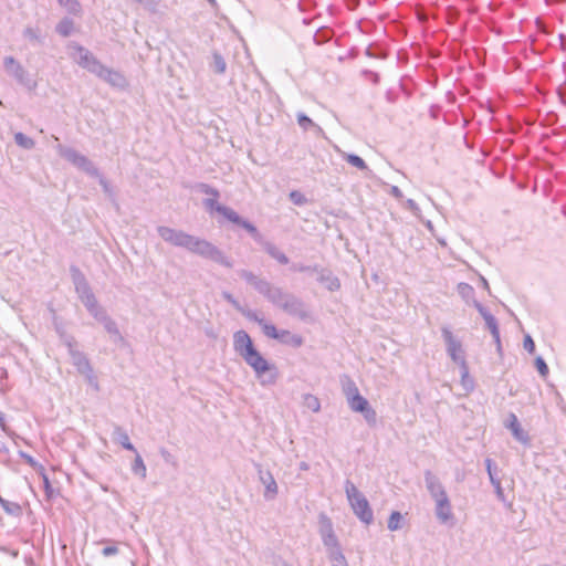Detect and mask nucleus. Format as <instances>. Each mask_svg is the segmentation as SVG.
Masks as SVG:
<instances>
[{"label":"nucleus","instance_id":"27","mask_svg":"<svg viewBox=\"0 0 566 566\" xmlns=\"http://www.w3.org/2000/svg\"><path fill=\"white\" fill-rule=\"evenodd\" d=\"M135 460L132 464V471L136 475H139L142 479H145L147 475V469L146 465L140 457V454L136 451Z\"/></svg>","mask_w":566,"mask_h":566},{"label":"nucleus","instance_id":"8","mask_svg":"<svg viewBox=\"0 0 566 566\" xmlns=\"http://www.w3.org/2000/svg\"><path fill=\"white\" fill-rule=\"evenodd\" d=\"M57 154L73 166L84 171L88 176H98V169L95 165L84 155L71 147H65L61 144L56 146Z\"/></svg>","mask_w":566,"mask_h":566},{"label":"nucleus","instance_id":"4","mask_svg":"<svg viewBox=\"0 0 566 566\" xmlns=\"http://www.w3.org/2000/svg\"><path fill=\"white\" fill-rule=\"evenodd\" d=\"M60 336L67 347L69 354L72 359V364L75 366L76 370L85 377L87 382L93 386L96 390L98 389V382L94 375L93 368L90 364V360L85 356L84 353L77 349V343L74 337L66 335L65 333L57 329Z\"/></svg>","mask_w":566,"mask_h":566},{"label":"nucleus","instance_id":"11","mask_svg":"<svg viewBox=\"0 0 566 566\" xmlns=\"http://www.w3.org/2000/svg\"><path fill=\"white\" fill-rule=\"evenodd\" d=\"M318 533L326 551L339 546L338 538L334 532L332 520L324 513L318 516Z\"/></svg>","mask_w":566,"mask_h":566},{"label":"nucleus","instance_id":"6","mask_svg":"<svg viewBox=\"0 0 566 566\" xmlns=\"http://www.w3.org/2000/svg\"><path fill=\"white\" fill-rule=\"evenodd\" d=\"M242 358L254 370L262 386L273 385L276 382V368L273 365H270L255 348Z\"/></svg>","mask_w":566,"mask_h":566},{"label":"nucleus","instance_id":"36","mask_svg":"<svg viewBox=\"0 0 566 566\" xmlns=\"http://www.w3.org/2000/svg\"><path fill=\"white\" fill-rule=\"evenodd\" d=\"M343 391L347 400L350 399L352 397L360 395L356 384L349 378H347L346 382H344Z\"/></svg>","mask_w":566,"mask_h":566},{"label":"nucleus","instance_id":"58","mask_svg":"<svg viewBox=\"0 0 566 566\" xmlns=\"http://www.w3.org/2000/svg\"><path fill=\"white\" fill-rule=\"evenodd\" d=\"M390 195L394 196L396 199H402L403 195L401 190L397 186L390 187Z\"/></svg>","mask_w":566,"mask_h":566},{"label":"nucleus","instance_id":"51","mask_svg":"<svg viewBox=\"0 0 566 566\" xmlns=\"http://www.w3.org/2000/svg\"><path fill=\"white\" fill-rule=\"evenodd\" d=\"M0 503H1L2 507L4 509V511H7L8 513H13L20 509L18 504L10 503V502L3 500L1 496H0Z\"/></svg>","mask_w":566,"mask_h":566},{"label":"nucleus","instance_id":"59","mask_svg":"<svg viewBox=\"0 0 566 566\" xmlns=\"http://www.w3.org/2000/svg\"><path fill=\"white\" fill-rule=\"evenodd\" d=\"M0 428L6 431L7 424H6V418L4 413L0 411Z\"/></svg>","mask_w":566,"mask_h":566},{"label":"nucleus","instance_id":"40","mask_svg":"<svg viewBox=\"0 0 566 566\" xmlns=\"http://www.w3.org/2000/svg\"><path fill=\"white\" fill-rule=\"evenodd\" d=\"M261 327L265 336L277 339L280 331L273 324L265 321Z\"/></svg>","mask_w":566,"mask_h":566},{"label":"nucleus","instance_id":"52","mask_svg":"<svg viewBox=\"0 0 566 566\" xmlns=\"http://www.w3.org/2000/svg\"><path fill=\"white\" fill-rule=\"evenodd\" d=\"M473 306L478 310V312L481 314L483 319H485L488 316H491L492 314L484 307L480 302L473 301Z\"/></svg>","mask_w":566,"mask_h":566},{"label":"nucleus","instance_id":"1","mask_svg":"<svg viewBox=\"0 0 566 566\" xmlns=\"http://www.w3.org/2000/svg\"><path fill=\"white\" fill-rule=\"evenodd\" d=\"M239 275L249 284H251L270 303L286 314L296 316L301 319H305L308 316L305 304L294 294L289 293L282 287L275 286L271 282L256 276L251 271L241 270L239 271Z\"/></svg>","mask_w":566,"mask_h":566},{"label":"nucleus","instance_id":"56","mask_svg":"<svg viewBox=\"0 0 566 566\" xmlns=\"http://www.w3.org/2000/svg\"><path fill=\"white\" fill-rule=\"evenodd\" d=\"M24 36L30 39V40H38L39 39L38 32L34 29H32V28H27L24 30Z\"/></svg>","mask_w":566,"mask_h":566},{"label":"nucleus","instance_id":"42","mask_svg":"<svg viewBox=\"0 0 566 566\" xmlns=\"http://www.w3.org/2000/svg\"><path fill=\"white\" fill-rule=\"evenodd\" d=\"M103 543H111V545L108 546H105L103 549H102V555L104 557H109V556H114L118 553V547L116 545V543L114 541H111V539H103L102 541Z\"/></svg>","mask_w":566,"mask_h":566},{"label":"nucleus","instance_id":"48","mask_svg":"<svg viewBox=\"0 0 566 566\" xmlns=\"http://www.w3.org/2000/svg\"><path fill=\"white\" fill-rule=\"evenodd\" d=\"M492 485L495 489V493L499 500L504 501V491L501 485V481L497 478H492Z\"/></svg>","mask_w":566,"mask_h":566},{"label":"nucleus","instance_id":"17","mask_svg":"<svg viewBox=\"0 0 566 566\" xmlns=\"http://www.w3.org/2000/svg\"><path fill=\"white\" fill-rule=\"evenodd\" d=\"M199 189L203 193L211 196V198H207L203 200V205L207 210H209V211L214 210L218 212V207H223L222 205L218 203L219 191L217 189L210 187L207 184H201L199 186Z\"/></svg>","mask_w":566,"mask_h":566},{"label":"nucleus","instance_id":"60","mask_svg":"<svg viewBox=\"0 0 566 566\" xmlns=\"http://www.w3.org/2000/svg\"><path fill=\"white\" fill-rule=\"evenodd\" d=\"M160 454H161V457H163L166 461H169V460H170L171 454L169 453V451H168V450H166V449H161V450H160Z\"/></svg>","mask_w":566,"mask_h":566},{"label":"nucleus","instance_id":"18","mask_svg":"<svg viewBox=\"0 0 566 566\" xmlns=\"http://www.w3.org/2000/svg\"><path fill=\"white\" fill-rule=\"evenodd\" d=\"M276 340L294 348L301 347L303 345V337L287 329H281Z\"/></svg>","mask_w":566,"mask_h":566},{"label":"nucleus","instance_id":"32","mask_svg":"<svg viewBox=\"0 0 566 566\" xmlns=\"http://www.w3.org/2000/svg\"><path fill=\"white\" fill-rule=\"evenodd\" d=\"M297 124L304 130H308V129L314 128L317 132H322V128L318 125H316L310 117H307L303 113H298L297 114Z\"/></svg>","mask_w":566,"mask_h":566},{"label":"nucleus","instance_id":"31","mask_svg":"<svg viewBox=\"0 0 566 566\" xmlns=\"http://www.w3.org/2000/svg\"><path fill=\"white\" fill-rule=\"evenodd\" d=\"M343 158L359 170H367L368 167L363 158L354 154H343Z\"/></svg>","mask_w":566,"mask_h":566},{"label":"nucleus","instance_id":"50","mask_svg":"<svg viewBox=\"0 0 566 566\" xmlns=\"http://www.w3.org/2000/svg\"><path fill=\"white\" fill-rule=\"evenodd\" d=\"M523 347L530 354H533L535 352V343L530 335L525 336L524 342H523Z\"/></svg>","mask_w":566,"mask_h":566},{"label":"nucleus","instance_id":"44","mask_svg":"<svg viewBox=\"0 0 566 566\" xmlns=\"http://www.w3.org/2000/svg\"><path fill=\"white\" fill-rule=\"evenodd\" d=\"M241 313L250 321H253L255 323H258L260 326L263 325V323L265 322L264 318L260 317L254 311H251V310H245L243 307V310L241 311Z\"/></svg>","mask_w":566,"mask_h":566},{"label":"nucleus","instance_id":"53","mask_svg":"<svg viewBox=\"0 0 566 566\" xmlns=\"http://www.w3.org/2000/svg\"><path fill=\"white\" fill-rule=\"evenodd\" d=\"M292 270L296 272L317 271V266L312 268L303 264H293Z\"/></svg>","mask_w":566,"mask_h":566},{"label":"nucleus","instance_id":"45","mask_svg":"<svg viewBox=\"0 0 566 566\" xmlns=\"http://www.w3.org/2000/svg\"><path fill=\"white\" fill-rule=\"evenodd\" d=\"M458 291L464 298H469L474 294L473 287L467 283H460L458 286Z\"/></svg>","mask_w":566,"mask_h":566},{"label":"nucleus","instance_id":"38","mask_svg":"<svg viewBox=\"0 0 566 566\" xmlns=\"http://www.w3.org/2000/svg\"><path fill=\"white\" fill-rule=\"evenodd\" d=\"M461 369V381L465 389H472L473 388V380L469 376V367L467 361L463 363V365H459Z\"/></svg>","mask_w":566,"mask_h":566},{"label":"nucleus","instance_id":"37","mask_svg":"<svg viewBox=\"0 0 566 566\" xmlns=\"http://www.w3.org/2000/svg\"><path fill=\"white\" fill-rule=\"evenodd\" d=\"M401 522L402 515L399 512L394 511L388 518L387 526L390 531H398L401 528Z\"/></svg>","mask_w":566,"mask_h":566},{"label":"nucleus","instance_id":"25","mask_svg":"<svg viewBox=\"0 0 566 566\" xmlns=\"http://www.w3.org/2000/svg\"><path fill=\"white\" fill-rule=\"evenodd\" d=\"M485 325L486 327L490 329L493 338H494V342L497 346V350H501V339H500V329H499V325H497V321L496 318L491 315V316H488L485 319Z\"/></svg>","mask_w":566,"mask_h":566},{"label":"nucleus","instance_id":"49","mask_svg":"<svg viewBox=\"0 0 566 566\" xmlns=\"http://www.w3.org/2000/svg\"><path fill=\"white\" fill-rule=\"evenodd\" d=\"M222 297L229 302L235 310H238L239 312H241L243 310V307L241 306V304L232 296V294H230L229 292H223L222 293Z\"/></svg>","mask_w":566,"mask_h":566},{"label":"nucleus","instance_id":"30","mask_svg":"<svg viewBox=\"0 0 566 566\" xmlns=\"http://www.w3.org/2000/svg\"><path fill=\"white\" fill-rule=\"evenodd\" d=\"M303 405L313 412H318L321 410L319 399L312 394H305L303 396Z\"/></svg>","mask_w":566,"mask_h":566},{"label":"nucleus","instance_id":"7","mask_svg":"<svg viewBox=\"0 0 566 566\" xmlns=\"http://www.w3.org/2000/svg\"><path fill=\"white\" fill-rule=\"evenodd\" d=\"M3 66L6 72L12 76L19 85L23 86L29 92L36 90L38 81L33 78L13 56H6L3 59Z\"/></svg>","mask_w":566,"mask_h":566},{"label":"nucleus","instance_id":"63","mask_svg":"<svg viewBox=\"0 0 566 566\" xmlns=\"http://www.w3.org/2000/svg\"><path fill=\"white\" fill-rule=\"evenodd\" d=\"M424 226L427 227L428 230H430V231L433 230V224L430 220L424 221Z\"/></svg>","mask_w":566,"mask_h":566},{"label":"nucleus","instance_id":"41","mask_svg":"<svg viewBox=\"0 0 566 566\" xmlns=\"http://www.w3.org/2000/svg\"><path fill=\"white\" fill-rule=\"evenodd\" d=\"M95 178H98V182L103 188V191L109 199H114V190L111 186V184L98 172V176H94Z\"/></svg>","mask_w":566,"mask_h":566},{"label":"nucleus","instance_id":"46","mask_svg":"<svg viewBox=\"0 0 566 566\" xmlns=\"http://www.w3.org/2000/svg\"><path fill=\"white\" fill-rule=\"evenodd\" d=\"M535 366L542 377H546L548 375V367L542 357H537L535 359Z\"/></svg>","mask_w":566,"mask_h":566},{"label":"nucleus","instance_id":"28","mask_svg":"<svg viewBox=\"0 0 566 566\" xmlns=\"http://www.w3.org/2000/svg\"><path fill=\"white\" fill-rule=\"evenodd\" d=\"M14 142L19 147L28 150L35 146L34 140L21 132L14 134Z\"/></svg>","mask_w":566,"mask_h":566},{"label":"nucleus","instance_id":"62","mask_svg":"<svg viewBox=\"0 0 566 566\" xmlns=\"http://www.w3.org/2000/svg\"><path fill=\"white\" fill-rule=\"evenodd\" d=\"M44 486H45L46 493L49 494L51 492V485H50L49 479L46 476H44Z\"/></svg>","mask_w":566,"mask_h":566},{"label":"nucleus","instance_id":"10","mask_svg":"<svg viewBox=\"0 0 566 566\" xmlns=\"http://www.w3.org/2000/svg\"><path fill=\"white\" fill-rule=\"evenodd\" d=\"M441 333L447 346V353L452 361L458 365H463L467 360L461 342L453 336L448 327H442Z\"/></svg>","mask_w":566,"mask_h":566},{"label":"nucleus","instance_id":"64","mask_svg":"<svg viewBox=\"0 0 566 566\" xmlns=\"http://www.w3.org/2000/svg\"><path fill=\"white\" fill-rule=\"evenodd\" d=\"M481 283H482V286L485 289V290H489V283L488 281L484 279V277H481Z\"/></svg>","mask_w":566,"mask_h":566},{"label":"nucleus","instance_id":"61","mask_svg":"<svg viewBox=\"0 0 566 566\" xmlns=\"http://www.w3.org/2000/svg\"><path fill=\"white\" fill-rule=\"evenodd\" d=\"M300 470H302V471H307V470H310V464H308L307 462H305V461H302V462L300 463Z\"/></svg>","mask_w":566,"mask_h":566},{"label":"nucleus","instance_id":"29","mask_svg":"<svg viewBox=\"0 0 566 566\" xmlns=\"http://www.w3.org/2000/svg\"><path fill=\"white\" fill-rule=\"evenodd\" d=\"M57 2L71 14L78 15L82 11V7L77 0H57Z\"/></svg>","mask_w":566,"mask_h":566},{"label":"nucleus","instance_id":"26","mask_svg":"<svg viewBox=\"0 0 566 566\" xmlns=\"http://www.w3.org/2000/svg\"><path fill=\"white\" fill-rule=\"evenodd\" d=\"M349 408L355 412H360L369 405L368 400L361 395L352 397L347 400Z\"/></svg>","mask_w":566,"mask_h":566},{"label":"nucleus","instance_id":"47","mask_svg":"<svg viewBox=\"0 0 566 566\" xmlns=\"http://www.w3.org/2000/svg\"><path fill=\"white\" fill-rule=\"evenodd\" d=\"M405 205L406 208L409 209L417 218L421 219V210L415 200L407 199Z\"/></svg>","mask_w":566,"mask_h":566},{"label":"nucleus","instance_id":"21","mask_svg":"<svg viewBox=\"0 0 566 566\" xmlns=\"http://www.w3.org/2000/svg\"><path fill=\"white\" fill-rule=\"evenodd\" d=\"M263 250L274 260H276L280 264H287L290 262L289 258L282 252L275 244L269 241H262Z\"/></svg>","mask_w":566,"mask_h":566},{"label":"nucleus","instance_id":"16","mask_svg":"<svg viewBox=\"0 0 566 566\" xmlns=\"http://www.w3.org/2000/svg\"><path fill=\"white\" fill-rule=\"evenodd\" d=\"M260 480L265 488V491L263 494L264 499L268 501L274 500L277 496L279 486H277V483H276L275 479L273 478V475L270 472L261 471Z\"/></svg>","mask_w":566,"mask_h":566},{"label":"nucleus","instance_id":"3","mask_svg":"<svg viewBox=\"0 0 566 566\" xmlns=\"http://www.w3.org/2000/svg\"><path fill=\"white\" fill-rule=\"evenodd\" d=\"M73 282L80 300L82 301L88 313L99 323L107 316V313L98 304L87 281L78 270H73Z\"/></svg>","mask_w":566,"mask_h":566},{"label":"nucleus","instance_id":"34","mask_svg":"<svg viewBox=\"0 0 566 566\" xmlns=\"http://www.w3.org/2000/svg\"><path fill=\"white\" fill-rule=\"evenodd\" d=\"M212 69L218 74H223L227 70V63L223 56L218 52H214L212 55Z\"/></svg>","mask_w":566,"mask_h":566},{"label":"nucleus","instance_id":"39","mask_svg":"<svg viewBox=\"0 0 566 566\" xmlns=\"http://www.w3.org/2000/svg\"><path fill=\"white\" fill-rule=\"evenodd\" d=\"M243 229H245L258 242L262 243L263 239L259 233L258 229L248 220L242 219L239 223Z\"/></svg>","mask_w":566,"mask_h":566},{"label":"nucleus","instance_id":"15","mask_svg":"<svg viewBox=\"0 0 566 566\" xmlns=\"http://www.w3.org/2000/svg\"><path fill=\"white\" fill-rule=\"evenodd\" d=\"M233 348L241 357L254 349L252 339L245 331H238L233 335Z\"/></svg>","mask_w":566,"mask_h":566},{"label":"nucleus","instance_id":"2","mask_svg":"<svg viewBox=\"0 0 566 566\" xmlns=\"http://www.w3.org/2000/svg\"><path fill=\"white\" fill-rule=\"evenodd\" d=\"M159 237L175 247L185 248L188 251L196 253L202 258L210 259L227 268H232L233 263L230 261L216 245L211 242L188 234L181 230L160 226L157 228Z\"/></svg>","mask_w":566,"mask_h":566},{"label":"nucleus","instance_id":"5","mask_svg":"<svg viewBox=\"0 0 566 566\" xmlns=\"http://www.w3.org/2000/svg\"><path fill=\"white\" fill-rule=\"evenodd\" d=\"M345 493L355 515L363 523L367 525L371 524L374 521L373 510L370 509L366 496L349 480H346L345 482Z\"/></svg>","mask_w":566,"mask_h":566},{"label":"nucleus","instance_id":"12","mask_svg":"<svg viewBox=\"0 0 566 566\" xmlns=\"http://www.w3.org/2000/svg\"><path fill=\"white\" fill-rule=\"evenodd\" d=\"M95 76L116 88H125L127 86V81L120 72L107 67L104 64L101 66Z\"/></svg>","mask_w":566,"mask_h":566},{"label":"nucleus","instance_id":"54","mask_svg":"<svg viewBox=\"0 0 566 566\" xmlns=\"http://www.w3.org/2000/svg\"><path fill=\"white\" fill-rule=\"evenodd\" d=\"M290 197L291 200L296 205H302L304 202V197L298 191H292Z\"/></svg>","mask_w":566,"mask_h":566},{"label":"nucleus","instance_id":"9","mask_svg":"<svg viewBox=\"0 0 566 566\" xmlns=\"http://www.w3.org/2000/svg\"><path fill=\"white\" fill-rule=\"evenodd\" d=\"M71 57L84 70L96 75L103 63L86 48L72 42L69 44Z\"/></svg>","mask_w":566,"mask_h":566},{"label":"nucleus","instance_id":"13","mask_svg":"<svg viewBox=\"0 0 566 566\" xmlns=\"http://www.w3.org/2000/svg\"><path fill=\"white\" fill-rule=\"evenodd\" d=\"M426 488L433 501L448 496L439 478L430 470L423 473Z\"/></svg>","mask_w":566,"mask_h":566},{"label":"nucleus","instance_id":"22","mask_svg":"<svg viewBox=\"0 0 566 566\" xmlns=\"http://www.w3.org/2000/svg\"><path fill=\"white\" fill-rule=\"evenodd\" d=\"M318 281L325 284L329 291H337L340 287L339 280L329 271L321 270Z\"/></svg>","mask_w":566,"mask_h":566},{"label":"nucleus","instance_id":"33","mask_svg":"<svg viewBox=\"0 0 566 566\" xmlns=\"http://www.w3.org/2000/svg\"><path fill=\"white\" fill-rule=\"evenodd\" d=\"M74 29V23L71 19L64 18L56 25V32L63 36H69Z\"/></svg>","mask_w":566,"mask_h":566},{"label":"nucleus","instance_id":"23","mask_svg":"<svg viewBox=\"0 0 566 566\" xmlns=\"http://www.w3.org/2000/svg\"><path fill=\"white\" fill-rule=\"evenodd\" d=\"M326 552L332 566H348L346 557L342 552L340 545Z\"/></svg>","mask_w":566,"mask_h":566},{"label":"nucleus","instance_id":"57","mask_svg":"<svg viewBox=\"0 0 566 566\" xmlns=\"http://www.w3.org/2000/svg\"><path fill=\"white\" fill-rule=\"evenodd\" d=\"M144 6L146 9H148L151 12H156L158 3L155 0H144Z\"/></svg>","mask_w":566,"mask_h":566},{"label":"nucleus","instance_id":"14","mask_svg":"<svg viewBox=\"0 0 566 566\" xmlns=\"http://www.w3.org/2000/svg\"><path fill=\"white\" fill-rule=\"evenodd\" d=\"M434 513L441 524H453L454 514L449 496L434 501Z\"/></svg>","mask_w":566,"mask_h":566},{"label":"nucleus","instance_id":"19","mask_svg":"<svg viewBox=\"0 0 566 566\" xmlns=\"http://www.w3.org/2000/svg\"><path fill=\"white\" fill-rule=\"evenodd\" d=\"M507 428L512 431L513 437L522 442L527 443L528 442V436L527 433L522 429L517 417L514 413L510 415V421L507 423Z\"/></svg>","mask_w":566,"mask_h":566},{"label":"nucleus","instance_id":"20","mask_svg":"<svg viewBox=\"0 0 566 566\" xmlns=\"http://www.w3.org/2000/svg\"><path fill=\"white\" fill-rule=\"evenodd\" d=\"M112 436H113V440L115 442L119 443L124 449H126L128 451L136 452V449L133 446V443L130 442L127 432L120 426L114 427Z\"/></svg>","mask_w":566,"mask_h":566},{"label":"nucleus","instance_id":"35","mask_svg":"<svg viewBox=\"0 0 566 566\" xmlns=\"http://www.w3.org/2000/svg\"><path fill=\"white\" fill-rule=\"evenodd\" d=\"M218 212L222 214L229 221L239 224L242 218L231 208L229 207H218Z\"/></svg>","mask_w":566,"mask_h":566},{"label":"nucleus","instance_id":"43","mask_svg":"<svg viewBox=\"0 0 566 566\" xmlns=\"http://www.w3.org/2000/svg\"><path fill=\"white\" fill-rule=\"evenodd\" d=\"M363 413L365 420L369 424H375L377 420V413L376 411L368 405L364 411H360Z\"/></svg>","mask_w":566,"mask_h":566},{"label":"nucleus","instance_id":"55","mask_svg":"<svg viewBox=\"0 0 566 566\" xmlns=\"http://www.w3.org/2000/svg\"><path fill=\"white\" fill-rule=\"evenodd\" d=\"M485 467H486V471H488V474H489V478H490V482L492 483V478H495V475L493 473V460L488 458L485 460Z\"/></svg>","mask_w":566,"mask_h":566},{"label":"nucleus","instance_id":"24","mask_svg":"<svg viewBox=\"0 0 566 566\" xmlns=\"http://www.w3.org/2000/svg\"><path fill=\"white\" fill-rule=\"evenodd\" d=\"M99 323L103 324L105 331L111 335V337L114 340L123 339L116 323L108 315L104 319H102Z\"/></svg>","mask_w":566,"mask_h":566}]
</instances>
